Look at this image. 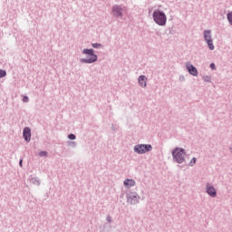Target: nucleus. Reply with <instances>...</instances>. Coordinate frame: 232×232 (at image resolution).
Segmentation results:
<instances>
[{"label":"nucleus","mask_w":232,"mask_h":232,"mask_svg":"<svg viewBox=\"0 0 232 232\" xmlns=\"http://www.w3.org/2000/svg\"><path fill=\"white\" fill-rule=\"evenodd\" d=\"M151 150H153V147L150 144H139L134 147L135 153H139L140 155L148 153V151H151Z\"/></svg>","instance_id":"4"},{"label":"nucleus","mask_w":232,"mask_h":232,"mask_svg":"<svg viewBox=\"0 0 232 232\" xmlns=\"http://www.w3.org/2000/svg\"><path fill=\"white\" fill-rule=\"evenodd\" d=\"M39 155H40V157H46V155H48V152H46V151H41V152L39 153Z\"/></svg>","instance_id":"17"},{"label":"nucleus","mask_w":232,"mask_h":232,"mask_svg":"<svg viewBox=\"0 0 232 232\" xmlns=\"http://www.w3.org/2000/svg\"><path fill=\"white\" fill-rule=\"evenodd\" d=\"M210 68H211L212 70H215V63H211V64H210Z\"/></svg>","instance_id":"20"},{"label":"nucleus","mask_w":232,"mask_h":232,"mask_svg":"<svg viewBox=\"0 0 232 232\" xmlns=\"http://www.w3.org/2000/svg\"><path fill=\"white\" fill-rule=\"evenodd\" d=\"M68 139H70V140H75V134H70Z\"/></svg>","instance_id":"16"},{"label":"nucleus","mask_w":232,"mask_h":232,"mask_svg":"<svg viewBox=\"0 0 232 232\" xmlns=\"http://www.w3.org/2000/svg\"><path fill=\"white\" fill-rule=\"evenodd\" d=\"M92 48H101L100 44H92Z\"/></svg>","instance_id":"18"},{"label":"nucleus","mask_w":232,"mask_h":232,"mask_svg":"<svg viewBox=\"0 0 232 232\" xmlns=\"http://www.w3.org/2000/svg\"><path fill=\"white\" fill-rule=\"evenodd\" d=\"M113 15L116 17H121L122 15V7L116 5L112 8Z\"/></svg>","instance_id":"10"},{"label":"nucleus","mask_w":232,"mask_h":232,"mask_svg":"<svg viewBox=\"0 0 232 232\" xmlns=\"http://www.w3.org/2000/svg\"><path fill=\"white\" fill-rule=\"evenodd\" d=\"M197 163V158H193L189 163V166H193V164Z\"/></svg>","instance_id":"15"},{"label":"nucleus","mask_w":232,"mask_h":232,"mask_svg":"<svg viewBox=\"0 0 232 232\" xmlns=\"http://www.w3.org/2000/svg\"><path fill=\"white\" fill-rule=\"evenodd\" d=\"M186 68L190 75H193L194 77H197L198 75V71L195 68V66H193V64L188 63L186 64Z\"/></svg>","instance_id":"7"},{"label":"nucleus","mask_w":232,"mask_h":232,"mask_svg":"<svg viewBox=\"0 0 232 232\" xmlns=\"http://www.w3.org/2000/svg\"><path fill=\"white\" fill-rule=\"evenodd\" d=\"M204 37L209 50H215V45H213V40L211 39V31H204Z\"/></svg>","instance_id":"5"},{"label":"nucleus","mask_w":232,"mask_h":232,"mask_svg":"<svg viewBox=\"0 0 232 232\" xmlns=\"http://www.w3.org/2000/svg\"><path fill=\"white\" fill-rule=\"evenodd\" d=\"M127 202L129 204H138L139 203V194L137 192H130L127 196Z\"/></svg>","instance_id":"6"},{"label":"nucleus","mask_w":232,"mask_h":232,"mask_svg":"<svg viewBox=\"0 0 232 232\" xmlns=\"http://www.w3.org/2000/svg\"><path fill=\"white\" fill-rule=\"evenodd\" d=\"M19 165L21 168H23V160H20Z\"/></svg>","instance_id":"21"},{"label":"nucleus","mask_w":232,"mask_h":232,"mask_svg":"<svg viewBox=\"0 0 232 232\" xmlns=\"http://www.w3.org/2000/svg\"><path fill=\"white\" fill-rule=\"evenodd\" d=\"M153 20L156 24L159 26H166V23L168 21V17L166 16V14L160 10H155L153 12Z\"/></svg>","instance_id":"1"},{"label":"nucleus","mask_w":232,"mask_h":232,"mask_svg":"<svg viewBox=\"0 0 232 232\" xmlns=\"http://www.w3.org/2000/svg\"><path fill=\"white\" fill-rule=\"evenodd\" d=\"M29 99L27 98V96H24L23 97V102H28Z\"/></svg>","instance_id":"19"},{"label":"nucleus","mask_w":232,"mask_h":232,"mask_svg":"<svg viewBox=\"0 0 232 232\" xmlns=\"http://www.w3.org/2000/svg\"><path fill=\"white\" fill-rule=\"evenodd\" d=\"M228 23L232 24V12H229L227 15Z\"/></svg>","instance_id":"13"},{"label":"nucleus","mask_w":232,"mask_h":232,"mask_svg":"<svg viewBox=\"0 0 232 232\" xmlns=\"http://www.w3.org/2000/svg\"><path fill=\"white\" fill-rule=\"evenodd\" d=\"M6 77V71L0 69V78Z\"/></svg>","instance_id":"14"},{"label":"nucleus","mask_w":232,"mask_h":232,"mask_svg":"<svg viewBox=\"0 0 232 232\" xmlns=\"http://www.w3.org/2000/svg\"><path fill=\"white\" fill-rule=\"evenodd\" d=\"M82 53H84V55H90L91 57L88 59H82L81 63H85L86 64L96 63L98 57L97 54L93 53V49H83Z\"/></svg>","instance_id":"3"},{"label":"nucleus","mask_w":232,"mask_h":232,"mask_svg":"<svg viewBox=\"0 0 232 232\" xmlns=\"http://www.w3.org/2000/svg\"><path fill=\"white\" fill-rule=\"evenodd\" d=\"M138 81H139V84L141 86V88H146L147 82H148V78H146V76H144V75L140 76Z\"/></svg>","instance_id":"12"},{"label":"nucleus","mask_w":232,"mask_h":232,"mask_svg":"<svg viewBox=\"0 0 232 232\" xmlns=\"http://www.w3.org/2000/svg\"><path fill=\"white\" fill-rule=\"evenodd\" d=\"M172 157L178 164H182L184 162V157H186V150L178 147L172 151Z\"/></svg>","instance_id":"2"},{"label":"nucleus","mask_w":232,"mask_h":232,"mask_svg":"<svg viewBox=\"0 0 232 232\" xmlns=\"http://www.w3.org/2000/svg\"><path fill=\"white\" fill-rule=\"evenodd\" d=\"M24 139L26 142H30L32 139V130L28 127L24 129Z\"/></svg>","instance_id":"8"},{"label":"nucleus","mask_w":232,"mask_h":232,"mask_svg":"<svg viewBox=\"0 0 232 232\" xmlns=\"http://www.w3.org/2000/svg\"><path fill=\"white\" fill-rule=\"evenodd\" d=\"M123 184L127 189H130V188H133V186H135V180L127 179L123 181Z\"/></svg>","instance_id":"11"},{"label":"nucleus","mask_w":232,"mask_h":232,"mask_svg":"<svg viewBox=\"0 0 232 232\" xmlns=\"http://www.w3.org/2000/svg\"><path fill=\"white\" fill-rule=\"evenodd\" d=\"M207 193L210 197H217V189H215V187H213L209 184L207 185Z\"/></svg>","instance_id":"9"},{"label":"nucleus","mask_w":232,"mask_h":232,"mask_svg":"<svg viewBox=\"0 0 232 232\" xmlns=\"http://www.w3.org/2000/svg\"><path fill=\"white\" fill-rule=\"evenodd\" d=\"M231 150V151H232V149H230Z\"/></svg>","instance_id":"22"}]
</instances>
